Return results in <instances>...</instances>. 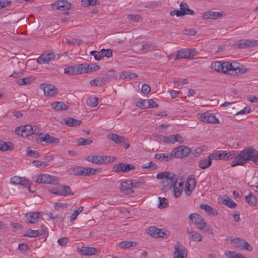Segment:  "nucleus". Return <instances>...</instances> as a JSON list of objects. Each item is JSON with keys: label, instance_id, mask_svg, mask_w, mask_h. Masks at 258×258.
I'll return each instance as SVG.
<instances>
[{"label": "nucleus", "instance_id": "obj_1", "mask_svg": "<svg viewBox=\"0 0 258 258\" xmlns=\"http://www.w3.org/2000/svg\"><path fill=\"white\" fill-rule=\"evenodd\" d=\"M212 70L231 75H240L246 72V69L243 66H238L236 62L229 61L221 62L216 61L211 66Z\"/></svg>", "mask_w": 258, "mask_h": 258}, {"label": "nucleus", "instance_id": "obj_2", "mask_svg": "<svg viewBox=\"0 0 258 258\" xmlns=\"http://www.w3.org/2000/svg\"><path fill=\"white\" fill-rule=\"evenodd\" d=\"M258 151L251 147L244 148L238 154H236V157L231 163V166L237 165H243L249 161H252L255 157H257Z\"/></svg>", "mask_w": 258, "mask_h": 258}, {"label": "nucleus", "instance_id": "obj_3", "mask_svg": "<svg viewBox=\"0 0 258 258\" xmlns=\"http://www.w3.org/2000/svg\"><path fill=\"white\" fill-rule=\"evenodd\" d=\"M258 151L251 147L244 148L238 154H236V157L231 163V166L237 165H243L249 161H252L255 157H257Z\"/></svg>", "mask_w": 258, "mask_h": 258}, {"label": "nucleus", "instance_id": "obj_4", "mask_svg": "<svg viewBox=\"0 0 258 258\" xmlns=\"http://www.w3.org/2000/svg\"><path fill=\"white\" fill-rule=\"evenodd\" d=\"M39 132V128L37 126L29 124L18 127L15 131L16 134L23 137H27L33 134L37 135Z\"/></svg>", "mask_w": 258, "mask_h": 258}, {"label": "nucleus", "instance_id": "obj_5", "mask_svg": "<svg viewBox=\"0 0 258 258\" xmlns=\"http://www.w3.org/2000/svg\"><path fill=\"white\" fill-rule=\"evenodd\" d=\"M86 160L94 164L101 165L107 164L113 161L114 157L109 156H99L90 155L86 158Z\"/></svg>", "mask_w": 258, "mask_h": 258}, {"label": "nucleus", "instance_id": "obj_6", "mask_svg": "<svg viewBox=\"0 0 258 258\" xmlns=\"http://www.w3.org/2000/svg\"><path fill=\"white\" fill-rule=\"evenodd\" d=\"M49 191L53 194L63 196H72L74 194L71 192V188L69 186L66 185H57L56 187L49 189Z\"/></svg>", "mask_w": 258, "mask_h": 258}, {"label": "nucleus", "instance_id": "obj_7", "mask_svg": "<svg viewBox=\"0 0 258 258\" xmlns=\"http://www.w3.org/2000/svg\"><path fill=\"white\" fill-rule=\"evenodd\" d=\"M148 234L154 238H166L170 235V232L166 230L159 229L155 226L148 228Z\"/></svg>", "mask_w": 258, "mask_h": 258}, {"label": "nucleus", "instance_id": "obj_8", "mask_svg": "<svg viewBox=\"0 0 258 258\" xmlns=\"http://www.w3.org/2000/svg\"><path fill=\"white\" fill-rule=\"evenodd\" d=\"M190 149L186 146H180L174 149L171 153V156L173 158H183L187 157L190 153Z\"/></svg>", "mask_w": 258, "mask_h": 258}, {"label": "nucleus", "instance_id": "obj_9", "mask_svg": "<svg viewBox=\"0 0 258 258\" xmlns=\"http://www.w3.org/2000/svg\"><path fill=\"white\" fill-rule=\"evenodd\" d=\"M39 87L44 91L46 97H52L58 93V89L53 84L43 83L40 85Z\"/></svg>", "mask_w": 258, "mask_h": 258}, {"label": "nucleus", "instance_id": "obj_10", "mask_svg": "<svg viewBox=\"0 0 258 258\" xmlns=\"http://www.w3.org/2000/svg\"><path fill=\"white\" fill-rule=\"evenodd\" d=\"M36 182L39 183L57 184L58 183V179L54 176L44 174L40 175L37 177Z\"/></svg>", "mask_w": 258, "mask_h": 258}, {"label": "nucleus", "instance_id": "obj_11", "mask_svg": "<svg viewBox=\"0 0 258 258\" xmlns=\"http://www.w3.org/2000/svg\"><path fill=\"white\" fill-rule=\"evenodd\" d=\"M187 251L180 242H177L174 246L173 258H187Z\"/></svg>", "mask_w": 258, "mask_h": 258}, {"label": "nucleus", "instance_id": "obj_12", "mask_svg": "<svg viewBox=\"0 0 258 258\" xmlns=\"http://www.w3.org/2000/svg\"><path fill=\"white\" fill-rule=\"evenodd\" d=\"M235 48L239 49H246L251 47L258 46V40H251L249 39H242L234 44Z\"/></svg>", "mask_w": 258, "mask_h": 258}, {"label": "nucleus", "instance_id": "obj_13", "mask_svg": "<svg viewBox=\"0 0 258 258\" xmlns=\"http://www.w3.org/2000/svg\"><path fill=\"white\" fill-rule=\"evenodd\" d=\"M199 119L204 122L209 123H218V119L216 117L215 115L209 112H206L202 114L198 115Z\"/></svg>", "mask_w": 258, "mask_h": 258}, {"label": "nucleus", "instance_id": "obj_14", "mask_svg": "<svg viewBox=\"0 0 258 258\" xmlns=\"http://www.w3.org/2000/svg\"><path fill=\"white\" fill-rule=\"evenodd\" d=\"M177 181V178L176 175L174 173H171L169 177H167L166 180L162 181L163 189L165 191L170 190Z\"/></svg>", "mask_w": 258, "mask_h": 258}, {"label": "nucleus", "instance_id": "obj_15", "mask_svg": "<svg viewBox=\"0 0 258 258\" xmlns=\"http://www.w3.org/2000/svg\"><path fill=\"white\" fill-rule=\"evenodd\" d=\"M196 185V181L194 175H189L187 178L184 190L186 196H190L191 191L195 188Z\"/></svg>", "mask_w": 258, "mask_h": 258}, {"label": "nucleus", "instance_id": "obj_16", "mask_svg": "<svg viewBox=\"0 0 258 258\" xmlns=\"http://www.w3.org/2000/svg\"><path fill=\"white\" fill-rule=\"evenodd\" d=\"M135 168V166L133 164L119 163L114 165L113 167V170L116 173L120 172H127Z\"/></svg>", "mask_w": 258, "mask_h": 258}, {"label": "nucleus", "instance_id": "obj_17", "mask_svg": "<svg viewBox=\"0 0 258 258\" xmlns=\"http://www.w3.org/2000/svg\"><path fill=\"white\" fill-rule=\"evenodd\" d=\"M189 218L191 222L197 225L199 229L206 226V223L201 215L197 213H192L189 215Z\"/></svg>", "mask_w": 258, "mask_h": 258}, {"label": "nucleus", "instance_id": "obj_18", "mask_svg": "<svg viewBox=\"0 0 258 258\" xmlns=\"http://www.w3.org/2000/svg\"><path fill=\"white\" fill-rule=\"evenodd\" d=\"M54 57L55 55L52 51H46L37 59V61L40 64L48 63Z\"/></svg>", "mask_w": 258, "mask_h": 258}, {"label": "nucleus", "instance_id": "obj_19", "mask_svg": "<svg viewBox=\"0 0 258 258\" xmlns=\"http://www.w3.org/2000/svg\"><path fill=\"white\" fill-rule=\"evenodd\" d=\"M38 139L40 142H44L47 144H57L59 142L58 138L53 137L48 134H39Z\"/></svg>", "mask_w": 258, "mask_h": 258}, {"label": "nucleus", "instance_id": "obj_20", "mask_svg": "<svg viewBox=\"0 0 258 258\" xmlns=\"http://www.w3.org/2000/svg\"><path fill=\"white\" fill-rule=\"evenodd\" d=\"M52 7L53 9H55L59 11H63L69 10L71 7V4L64 0L60 1L56 3H54L52 5Z\"/></svg>", "mask_w": 258, "mask_h": 258}, {"label": "nucleus", "instance_id": "obj_21", "mask_svg": "<svg viewBox=\"0 0 258 258\" xmlns=\"http://www.w3.org/2000/svg\"><path fill=\"white\" fill-rule=\"evenodd\" d=\"M186 232L188 235V238L194 241H201L203 240L202 235L198 232L194 231L192 228H187Z\"/></svg>", "mask_w": 258, "mask_h": 258}, {"label": "nucleus", "instance_id": "obj_22", "mask_svg": "<svg viewBox=\"0 0 258 258\" xmlns=\"http://www.w3.org/2000/svg\"><path fill=\"white\" fill-rule=\"evenodd\" d=\"M107 138L116 144L120 145L126 143V139L123 136H119L116 134H109Z\"/></svg>", "mask_w": 258, "mask_h": 258}, {"label": "nucleus", "instance_id": "obj_23", "mask_svg": "<svg viewBox=\"0 0 258 258\" xmlns=\"http://www.w3.org/2000/svg\"><path fill=\"white\" fill-rule=\"evenodd\" d=\"M132 180H126L121 182L120 189L126 194H131L134 192V190L132 189L133 187Z\"/></svg>", "mask_w": 258, "mask_h": 258}, {"label": "nucleus", "instance_id": "obj_24", "mask_svg": "<svg viewBox=\"0 0 258 258\" xmlns=\"http://www.w3.org/2000/svg\"><path fill=\"white\" fill-rule=\"evenodd\" d=\"M46 230L45 226L44 225H42V228L39 230H34L29 229L28 230L26 233V236L28 237H37L38 236H41L45 233V232Z\"/></svg>", "mask_w": 258, "mask_h": 258}, {"label": "nucleus", "instance_id": "obj_25", "mask_svg": "<svg viewBox=\"0 0 258 258\" xmlns=\"http://www.w3.org/2000/svg\"><path fill=\"white\" fill-rule=\"evenodd\" d=\"M222 16V14L219 12L211 11L206 12L202 15L204 19H220Z\"/></svg>", "mask_w": 258, "mask_h": 258}, {"label": "nucleus", "instance_id": "obj_26", "mask_svg": "<svg viewBox=\"0 0 258 258\" xmlns=\"http://www.w3.org/2000/svg\"><path fill=\"white\" fill-rule=\"evenodd\" d=\"M41 212H30L25 215L28 221L32 224L38 223L39 221V215Z\"/></svg>", "mask_w": 258, "mask_h": 258}, {"label": "nucleus", "instance_id": "obj_27", "mask_svg": "<svg viewBox=\"0 0 258 258\" xmlns=\"http://www.w3.org/2000/svg\"><path fill=\"white\" fill-rule=\"evenodd\" d=\"M183 182H178L177 181L175 184L172 186L173 192L174 197L177 198L180 196L183 190Z\"/></svg>", "mask_w": 258, "mask_h": 258}, {"label": "nucleus", "instance_id": "obj_28", "mask_svg": "<svg viewBox=\"0 0 258 258\" xmlns=\"http://www.w3.org/2000/svg\"><path fill=\"white\" fill-rule=\"evenodd\" d=\"M107 83V79L106 77H97L90 81V84L94 86H101Z\"/></svg>", "mask_w": 258, "mask_h": 258}, {"label": "nucleus", "instance_id": "obj_29", "mask_svg": "<svg viewBox=\"0 0 258 258\" xmlns=\"http://www.w3.org/2000/svg\"><path fill=\"white\" fill-rule=\"evenodd\" d=\"M77 75L89 72V64L81 63L75 65Z\"/></svg>", "mask_w": 258, "mask_h": 258}, {"label": "nucleus", "instance_id": "obj_30", "mask_svg": "<svg viewBox=\"0 0 258 258\" xmlns=\"http://www.w3.org/2000/svg\"><path fill=\"white\" fill-rule=\"evenodd\" d=\"M200 208L204 210L209 215L216 216L218 214L217 211L208 205L204 204H201Z\"/></svg>", "mask_w": 258, "mask_h": 258}, {"label": "nucleus", "instance_id": "obj_31", "mask_svg": "<svg viewBox=\"0 0 258 258\" xmlns=\"http://www.w3.org/2000/svg\"><path fill=\"white\" fill-rule=\"evenodd\" d=\"M81 253L83 255H95L98 252V249L94 247H83L81 249Z\"/></svg>", "mask_w": 258, "mask_h": 258}, {"label": "nucleus", "instance_id": "obj_32", "mask_svg": "<svg viewBox=\"0 0 258 258\" xmlns=\"http://www.w3.org/2000/svg\"><path fill=\"white\" fill-rule=\"evenodd\" d=\"M66 124L70 127L79 126L81 123V120L72 117L67 118L65 119Z\"/></svg>", "mask_w": 258, "mask_h": 258}, {"label": "nucleus", "instance_id": "obj_33", "mask_svg": "<svg viewBox=\"0 0 258 258\" xmlns=\"http://www.w3.org/2000/svg\"><path fill=\"white\" fill-rule=\"evenodd\" d=\"M222 160H230L231 159H235L236 157V151H231L227 152L224 151H222Z\"/></svg>", "mask_w": 258, "mask_h": 258}, {"label": "nucleus", "instance_id": "obj_34", "mask_svg": "<svg viewBox=\"0 0 258 258\" xmlns=\"http://www.w3.org/2000/svg\"><path fill=\"white\" fill-rule=\"evenodd\" d=\"M180 8L182 12L184 13V15H193L195 14V12L193 10L189 9L188 6L186 3L181 2L180 4Z\"/></svg>", "mask_w": 258, "mask_h": 258}, {"label": "nucleus", "instance_id": "obj_35", "mask_svg": "<svg viewBox=\"0 0 258 258\" xmlns=\"http://www.w3.org/2000/svg\"><path fill=\"white\" fill-rule=\"evenodd\" d=\"M13 149V144L11 142H6L0 139V150L6 151Z\"/></svg>", "mask_w": 258, "mask_h": 258}, {"label": "nucleus", "instance_id": "obj_36", "mask_svg": "<svg viewBox=\"0 0 258 258\" xmlns=\"http://www.w3.org/2000/svg\"><path fill=\"white\" fill-rule=\"evenodd\" d=\"M52 107L57 110H66L68 108L67 105L62 102H54L52 103Z\"/></svg>", "mask_w": 258, "mask_h": 258}, {"label": "nucleus", "instance_id": "obj_37", "mask_svg": "<svg viewBox=\"0 0 258 258\" xmlns=\"http://www.w3.org/2000/svg\"><path fill=\"white\" fill-rule=\"evenodd\" d=\"M35 78L32 77H28L23 79H19L16 80V82L20 85H28L34 81Z\"/></svg>", "mask_w": 258, "mask_h": 258}, {"label": "nucleus", "instance_id": "obj_38", "mask_svg": "<svg viewBox=\"0 0 258 258\" xmlns=\"http://www.w3.org/2000/svg\"><path fill=\"white\" fill-rule=\"evenodd\" d=\"M137 245L136 242L123 241L119 243L118 246L120 248L126 249L132 246H136Z\"/></svg>", "mask_w": 258, "mask_h": 258}, {"label": "nucleus", "instance_id": "obj_39", "mask_svg": "<svg viewBox=\"0 0 258 258\" xmlns=\"http://www.w3.org/2000/svg\"><path fill=\"white\" fill-rule=\"evenodd\" d=\"M245 201L250 206H255L257 203L256 198L251 192L245 197Z\"/></svg>", "mask_w": 258, "mask_h": 258}, {"label": "nucleus", "instance_id": "obj_40", "mask_svg": "<svg viewBox=\"0 0 258 258\" xmlns=\"http://www.w3.org/2000/svg\"><path fill=\"white\" fill-rule=\"evenodd\" d=\"M212 161L209 159H203L199 161V166L202 169H205L209 167L212 164Z\"/></svg>", "mask_w": 258, "mask_h": 258}, {"label": "nucleus", "instance_id": "obj_41", "mask_svg": "<svg viewBox=\"0 0 258 258\" xmlns=\"http://www.w3.org/2000/svg\"><path fill=\"white\" fill-rule=\"evenodd\" d=\"M155 158L156 159L159 160L160 161L165 160L166 161H169L172 159V157L171 156V154L168 155L164 153L156 154L155 155Z\"/></svg>", "mask_w": 258, "mask_h": 258}, {"label": "nucleus", "instance_id": "obj_42", "mask_svg": "<svg viewBox=\"0 0 258 258\" xmlns=\"http://www.w3.org/2000/svg\"><path fill=\"white\" fill-rule=\"evenodd\" d=\"M138 77V76L136 74L127 71H122L120 74V77L123 79H132Z\"/></svg>", "mask_w": 258, "mask_h": 258}, {"label": "nucleus", "instance_id": "obj_43", "mask_svg": "<svg viewBox=\"0 0 258 258\" xmlns=\"http://www.w3.org/2000/svg\"><path fill=\"white\" fill-rule=\"evenodd\" d=\"M222 203L230 208H235L237 206L236 204L232 200L229 199V197L224 199L222 201Z\"/></svg>", "mask_w": 258, "mask_h": 258}, {"label": "nucleus", "instance_id": "obj_44", "mask_svg": "<svg viewBox=\"0 0 258 258\" xmlns=\"http://www.w3.org/2000/svg\"><path fill=\"white\" fill-rule=\"evenodd\" d=\"M66 42L65 43L68 45L72 44L73 45H80L83 42L81 40L78 39L77 38H71L68 39L67 38H65Z\"/></svg>", "mask_w": 258, "mask_h": 258}, {"label": "nucleus", "instance_id": "obj_45", "mask_svg": "<svg viewBox=\"0 0 258 258\" xmlns=\"http://www.w3.org/2000/svg\"><path fill=\"white\" fill-rule=\"evenodd\" d=\"M74 174L77 176H86V168L81 166L77 167L73 170Z\"/></svg>", "mask_w": 258, "mask_h": 258}, {"label": "nucleus", "instance_id": "obj_46", "mask_svg": "<svg viewBox=\"0 0 258 258\" xmlns=\"http://www.w3.org/2000/svg\"><path fill=\"white\" fill-rule=\"evenodd\" d=\"M157 47L155 43H146L142 45V50L148 52L154 50Z\"/></svg>", "mask_w": 258, "mask_h": 258}, {"label": "nucleus", "instance_id": "obj_47", "mask_svg": "<svg viewBox=\"0 0 258 258\" xmlns=\"http://www.w3.org/2000/svg\"><path fill=\"white\" fill-rule=\"evenodd\" d=\"M208 157L211 161L212 160H222V151L210 154Z\"/></svg>", "mask_w": 258, "mask_h": 258}, {"label": "nucleus", "instance_id": "obj_48", "mask_svg": "<svg viewBox=\"0 0 258 258\" xmlns=\"http://www.w3.org/2000/svg\"><path fill=\"white\" fill-rule=\"evenodd\" d=\"M190 52H189L188 51L185 50L184 49H182L178 52L176 56V57L177 59L187 58L190 56Z\"/></svg>", "mask_w": 258, "mask_h": 258}, {"label": "nucleus", "instance_id": "obj_49", "mask_svg": "<svg viewBox=\"0 0 258 258\" xmlns=\"http://www.w3.org/2000/svg\"><path fill=\"white\" fill-rule=\"evenodd\" d=\"M92 143V141L89 139L80 138L77 142L78 146H85L90 145Z\"/></svg>", "mask_w": 258, "mask_h": 258}, {"label": "nucleus", "instance_id": "obj_50", "mask_svg": "<svg viewBox=\"0 0 258 258\" xmlns=\"http://www.w3.org/2000/svg\"><path fill=\"white\" fill-rule=\"evenodd\" d=\"M26 154L28 156L35 158H38L40 157V154L38 151L32 150L29 147L27 149Z\"/></svg>", "mask_w": 258, "mask_h": 258}, {"label": "nucleus", "instance_id": "obj_51", "mask_svg": "<svg viewBox=\"0 0 258 258\" xmlns=\"http://www.w3.org/2000/svg\"><path fill=\"white\" fill-rule=\"evenodd\" d=\"M225 254L228 258H240V256H241V254L229 250L225 251Z\"/></svg>", "mask_w": 258, "mask_h": 258}, {"label": "nucleus", "instance_id": "obj_52", "mask_svg": "<svg viewBox=\"0 0 258 258\" xmlns=\"http://www.w3.org/2000/svg\"><path fill=\"white\" fill-rule=\"evenodd\" d=\"M171 173L169 171L160 172L156 175V178L158 179L166 180L167 177H169Z\"/></svg>", "mask_w": 258, "mask_h": 258}, {"label": "nucleus", "instance_id": "obj_53", "mask_svg": "<svg viewBox=\"0 0 258 258\" xmlns=\"http://www.w3.org/2000/svg\"><path fill=\"white\" fill-rule=\"evenodd\" d=\"M83 207L81 206L78 208V209L74 212L70 218V221L71 222H73L76 219L78 215L83 211Z\"/></svg>", "mask_w": 258, "mask_h": 258}, {"label": "nucleus", "instance_id": "obj_54", "mask_svg": "<svg viewBox=\"0 0 258 258\" xmlns=\"http://www.w3.org/2000/svg\"><path fill=\"white\" fill-rule=\"evenodd\" d=\"M75 66H70L64 69V73L71 75H77Z\"/></svg>", "mask_w": 258, "mask_h": 258}, {"label": "nucleus", "instance_id": "obj_55", "mask_svg": "<svg viewBox=\"0 0 258 258\" xmlns=\"http://www.w3.org/2000/svg\"><path fill=\"white\" fill-rule=\"evenodd\" d=\"M231 242L234 246L241 248L242 245L244 243V240L239 238H236L233 239Z\"/></svg>", "mask_w": 258, "mask_h": 258}, {"label": "nucleus", "instance_id": "obj_56", "mask_svg": "<svg viewBox=\"0 0 258 258\" xmlns=\"http://www.w3.org/2000/svg\"><path fill=\"white\" fill-rule=\"evenodd\" d=\"M82 5L84 7L95 6L97 4V0H82Z\"/></svg>", "mask_w": 258, "mask_h": 258}, {"label": "nucleus", "instance_id": "obj_57", "mask_svg": "<svg viewBox=\"0 0 258 258\" xmlns=\"http://www.w3.org/2000/svg\"><path fill=\"white\" fill-rule=\"evenodd\" d=\"M157 167L158 166L153 162H150L142 165V168H147L149 170H155L156 169Z\"/></svg>", "mask_w": 258, "mask_h": 258}, {"label": "nucleus", "instance_id": "obj_58", "mask_svg": "<svg viewBox=\"0 0 258 258\" xmlns=\"http://www.w3.org/2000/svg\"><path fill=\"white\" fill-rule=\"evenodd\" d=\"M87 104L91 107H95L98 104V99L97 98H89L87 101Z\"/></svg>", "mask_w": 258, "mask_h": 258}, {"label": "nucleus", "instance_id": "obj_59", "mask_svg": "<svg viewBox=\"0 0 258 258\" xmlns=\"http://www.w3.org/2000/svg\"><path fill=\"white\" fill-rule=\"evenodd\" d=\"M137 106L142 108H149V104H148V100H143L138 102Z\"/></svg>", "mask_w": 258, "mask_h": 258}, {"label": "nucleus", "instance_id": "obj_60", "mask_svg": "<svg viewBox=\"0 0 258 258\" xmlns=\"http://www.w3.org/2000/svg\"><path fill=\"white\" fill-rule=\"evenodd\" d=\"M34 166L40 167H45L48 165V163L46 161H39V160H35L33 161L32 162Z\"/></svg>", "mask_w": 258, "mask_h": 258}, {"label": "nucleus", "instance_id": "obj_61", "mask_svg": "<svg viewBox=\"0 0 258 258\" xmlns=\"http://www.w3.org/2000/svg\"><path fill=\"white\" fill-rule=\"evenodd\" d=\"M159 205L158 207L160 209L165 208L167 205V199L165 198L159 197Z\"/></svg>", "mask_w": 258, "mask_h": 258}, {"label": "nucleus", "instance_id": "obj_62", "mask_svg": "<svg viewBox=\"0 0 258 258\" xmlns=\"http://www.w3.org/2000/svg\"><path fill=\"white\" fill-rule=\"evenodd\" d=\"M115 71L113 70L108 71L105 74L103 77H106L107 79V82L109 80L115 77Z\"/></svg>", "mask_w": 258, "mask_h": 258}, {"label": "nucleus", "instance_id": "obj_63", "mask_svg": "<svg viewBox=\"0 0 258 258\" xmlns=\"http://www.w3.org/2000/svg\"><path fill=\"white\" fill-rule=\"evenodd\" d=\"M20 184L24 186L28 187V190L30 192H33L30 189V182L28 180L26 179V178H25L24 177H22V182H21Z\"/></svg>", "mask_w": 258, "mask_h": 258}, {"label": "nucleus", "instance_id": "obj_64", "mask_svg": "<svg viewBox=\"0 0 258 258\" xmlns=\"http://www.w3.org/2000/svg\"><path fill=\"white\" fill-rule=\"evenodd\" d=\"M22 180V177L15 176L11 178V182L14 184H20Z\"/></svg>", "mask_w": 258, "mask_h": 258}]
</instances>
